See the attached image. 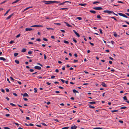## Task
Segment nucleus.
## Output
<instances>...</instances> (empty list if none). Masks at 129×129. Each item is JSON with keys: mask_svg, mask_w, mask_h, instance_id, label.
<instances>
[{"mask_svg": "<svg viewBox=\"0 0 129 129\" xmlns=\"http://www.w3.org/2000/svg\"><path fill=\"white\" fill-rule=\"evenodd\" d=\"M45 4H50L53 3V1H43Z\"/></svg>", "mask_w": 129, "mask_h": 129, "instance_id": "1", "label": "nucleus"}, {"mask_svg": "<svg viewBox=\"0 0 129 129\" xmlns=\"http://www.w3.org/2000/svg\"><path fill=\"white\" fill-rule=\"evenodd\" d=\"M118 14L120 16H123V17H125L126 18H128V17L126 15H125L124 14H123L122 13H118Z\"/></svg>", "mask_w": 129, "mask_h": 129, "instance_id": "2", "label": "nucleus"}, {"mask_svg": "<svg viewBox=\"0 0 129 129\" xmlns=\"http://www.w3.org/2000/svg\"><path fill=\"white\" fill-rule=\"evenodd\" d=\"M93 9L96 10H101L103 9V8L101 7H95L93 8Z\"/></svg>", "mask_w": 129, "mask_h": 129, "instance_id": "3", "label": "nucleus"}, {"mask_svg": "<svg viewBox=\"0 0 129 129\" xmlns=\"http://www.w3.org/2000/svg\"><path fill=\"white\" fill-rule=\"evenodd\" d=\"M103 12L105 13H107L108 14H110L112 13V12H113V11L109 10H105L103 11Z\"/></svg>", "mask_w": 129, "mask_h": 129, "instance_id": "4", "label": "nucleus"}, {"mask_svg": "<svg viewBox=\"0 0 129 129\" xmlns=\"http://www.w3.org/2000/svg\"><path fill=\"white\" fill-rule=\"evenodd\" d=\"M34 68L35 69H36L38 70H40L41 69V68L39 66H36Z\"/></svg>", "mask_w": 129, "mask_h": 129, "instance_id": "5", "label": "nucleus"}, {"mask_svg": "<svg viewBox=\"0 0 129 129\" xmlns=\"http://www.w3.org/2000/svg\"><path fill=\"white\" fill-rule=\"evenodd\" d=\"M73 31L74 32L75 34L78 37H80V35L75 30H73Z\"/></svg>", "mask_w": 129, "mask_h": 129, "instance_id": "6", "label": "nucleus"}, {"mask_svg": "<svg viewBox=\"0 0 129 129\" xmlns=\"http://www.w3.org/2000/svg\"><path fill=\"white\" fill-rule=\"evenodd\" d=\"M22 95H23V97H28L29 96L28 94L26 93H24V94H21Z\"/></svg>", "mask_w": 129, "mask_h": 129, "instance_id": "7", "label": "nucleus"}, {"mask_svg": "<svg viewBox=\"0 0 129 129\" xmlns=\"http://www.w3.org/2000/svg\"><path fill=\"white\" fill-rule=\"evenodd\" d=\"M26 31H30L33 30L34 29L31 28H26L25 29Z\"/></svg>", "mask_w": 129, "mask_h": 129, "instance_id": "8", "label": "nucleus"}, {"mask_svg": "<svg viewBox=\"0 0 129 129\" xmlns=\"http://www.w3.org/2000/svg\"><path fill=\"white\" fill-rule=\"evenodd\" d=\"M13 14H11L10 15H9L8 17L6 18V20H8L10 19L11 17L13 16Z\"/></svg>", "mask_w": 129, "mask_h": 129, "instance_id": "9", "label": "nucleus"}, {"mask_svg": "<svg viewBox=\"0 0 129 129\" xmlns=\"http://www.w3.org/2000/svg\"><path fill=\"white\" fill-rule=\"evenodd\" d=\"M103 86V87H107V85H106V84H105V83L104 82H103L102 83V84H101Z\"/></svg>", "mask_w": 129, "mask_h": 129, "instance_id": "10", "label": "nucleus"}, {"mask_svg": "<svg viewBox=\"0 0 129 129\" xmlns=\"http://www.w3.org/2000/svg\"><path fill=\"white\" fill-rule=\"evenodd\" d=\"M67 2H68V3H71V2H69V1H65L64 2H63V3H60V4H59V5H63L64 4L66 3H67Z\"/></svg>", "mask_w": 129, "mask_h": 129, "instance_id": "11", "label": "nucleus"}, {"mask_svg": "<svg viewBox=\"0 0 129 129\" xmlns=\"http://www.w3.org/2000/svg\"><path fill=\"white\" fill-rule=\"evenodd\" d=\"M77 126L75 125L71 127V128L72 129H76L77 128Z\"/></svg>", "mask_w": 129, "mask_h": 129, "instance_id": "12", "label": "nucleus"}, {"mask_svg": "<svg viewBox=\"0 0 129 129\" xmlns=\"http://www.w3.org/2000/svg\"><path fill=\"white\" fill-rule=\"evenodd\" d=\"M0 60H3L4 61L6 60V59L3 57H0Z\"/></svg>", "mask_w": 129, "mask_h": 129, "instance_id": "13", "label": "nucleus"}, {"mask_svg": "<svg viewBox=\"0 0 129 129\" xmlns=\"http://www.w3.org/2000/svg\"><path fill=\"white\" fill-rule=\"evenodd\" d=\"M26 49L23 48L21 50V52H26Z\"/></svg>", "mask_w": 129, "mask_h": 129, "instance_id": "14", "label": "nucleus"}, {"mask_svg": "<svg viewBox=\"0 0 129 129\" xmlns=\"http://www.w3.org/2000/svg\"><path fill=\"white\" fill-rule=\"evenodd\" d=\"M86 5H87L85 3H84V4H79L78 5H80V6H83Z\"/></svg>", "mask_w": 129, "mask_h": 129, "instance_id": "15", "label": "nucleus"}, {"mask_svg": "<svg viewBox=\"0 0 129 129\" xmlns=\"http://www.w3.org/2000/svg\"><path fill=\"white\" fill-rule=\"evenodd\" d=\"M73 92L75 93H78L79 92H78V91L77 90H76L74 89H73Z\"/></svg>", "mask_w": 129, "mask_h": 129, "instance_id": "16", "label": "nucleus"}, {"mask_svg": "<svg viewBox=\"0 0 129 129\" xmlns=\"http://www.w3.org/2000/svg\"><path fill=\"white\" fill-rule=\"evenodd\" d=\"M90 12L94 14H95L96 13V12L95 11L90 10Z\"/></svg>", "mask_w": 129, "mask_h": 129, "instance_id": "17", "label": "nucleus"}, {"mask_svg": "<svg viewBox=\"0 0 129 129\" xmlns=\"http://www.w3.org/2000/svg\"><path fill=\"white\" fill-rule=\"evenodd\" d=\"M88 105L89 106V107L91 108L94 109L95 107L92 106H91L89 105Z\"/></svg>", "mask_w": 129, "mask_h": 129, "instance_id": "18", "label": "nucleus"}, {"mask_svg": "<svg viewBox=\"0 0 129 129\" xmlns=\"http://www.w3.org/2000/svg\"><path fill=\"white\" fill-rule=\"evenodd\" d=\"M89 103L90 104H95L96 102H89Z\"/></svg>", "mask_w": 129, "mask_h": 129, "instance_id": "19", "label": "nucleus"}, {"mask_svg": "<svg viewBox=\"0 0 129 129\" xmlns=\"http://www.w3.org/2000/svg\"><path fill=\"white\" fill-rule=\"evenodd\" d=\"M20 1V0H16L14 2L12 3V4H14L15 3H17V2H19V1Z\"/></svg>", "mask_w": 129, "mask_h": 129, "instance_id": "20", "label": "nucleus"}, {"mask_svg": "<svg viewBox=\"0 0 129 129\" xmlns=\"http://www.w3.org/2000/svg\"><path fill=\"white\" fill-rule=\"evenodd\" d=\"M10 9L8 10L6 12L5 14H4V16H5L10 11Z\"/></svg>", "mask_w": 129, "mask_h": 129, "instance_id": "21", "label": "nucleus"}, {"mask_svg": "<svg viewBox=\"0 0 129 129\" xmlns=\"http://www.w3.org/2000/svg\"><path fill=\"white\" fill-rule=\"evenodd\" d=\"M31 27H39V25H33L31 26Z\"/></svg>", "mask_w": 129, "mask_h": 129, "instance_id": "22", "label": "nucleus"}, {"mask_svg": "<svg viewBox=\"0 0 129 129\" xmlns=\"http://www.w3.org/2000/svg\"><path fill=\"white\" fill-rule=\"evenodd\" d=\"M15 62L17 64H19V61L17 60H15Z\"/></svg>", "mask_w": 129, "mask_h": 129, "instance_id": "23", "label": "nucleus"}, {"mask_svg": "<svg viewBox=\"0 0 129 129\" xmlns=\"http://www.w3.org/2000/svg\"><path fill=\"white\" fill-rule=\"evenodd\" d=\"M65 23L66 24V25L68 27H71V26L69 24L67 23L66 22H65Z\"/></svg>", "mask_w": 129, "mask_h": 129, "instance_id": "24", "label": "nucleus"}, {"mask_svg": "<svg viewBox=\"0 0 129 129\" xmlns=\"http://www.w3.org/2000/svg\"><path fill=\"white\" fill-rule=\"evenodd\" d=\"M63 42L64 43H65L66 44H68L69 43V42H68L67 41H66V40H64L63 41Z\"/></svg>", "mask_w": 129, "mask_h": 129, "instance_id": "25", "label": "nucleus"}, {"mask_svg": "<svg viewBox=\"0 0 129 129\" xmlns=\"http://www.w3.org/2000/svg\"><path fill=\"white\" fill-rule=\"evenodd\" d=\"M123 99L124 100H125V101L127 100V99L126 98V96H124L123 98Z\"/></svg>", "mask_w": 129, "mask_h": 129, "instance_id": "26", "label": "nucleus"}, {"mask_svg": "<svg viewBox=\"0 0 129 129\" xmlns=\"http://www.w3.org/2000/svg\"><path fill=\"white\" fill-rule=\"evenodd\" d=\"M118 111V110H112L111 111V112L112 113H113L115 112H117Z\"/></svg>", "mask_w": 129, "mask_h": 129, "instance_id": "27", "label": "nucleus"}, {"mask_svg": "<svg viewBox=\"0 0 129 129\" xmlns=\"http://www.w3.org/2000/svg\"><path fill=\"white\" fill-rule=\"evenodd\" d=\"M97 18L100 19L101 18V17L100 15H98L97 16Z\"/></svg>", "mask_w": 129, "mask_h": 129, "instance_id": "28", "label": "nucleus"}, {"mask_svg": "<svg viewBox=\"0 0 129 129\" xmlns=\"http://www.w3.org/2000/svg\"><path fill=\"white\" fill-rule=\"evenodd\" d=\"M33 7H27L24 10V11H25L27 10L28 9L30 8H33Z\"/></svg>", "mask_w": 129, "mask_h": 129, "instance_id": "29", "label": "nucleus"}, {"mask_svg": "<svg viewBox=\"0 0 129 129\" xmlns=\"http://www.w3.org/2000/svg\"><path fill=\"white\" fill-rule=\"evenodd\" d=\"M46 28L48 30L51 29L52 30H54L53 28H51L46 27Z\"/></svg>", "mask_w": 129, "mask_h": 129, "instance_id": "30", "label": "nucleus"}, {"mask_svg": "<svg viewBox=\"0 0 129 129\" xmlns=\"http://www.w3.org/2000/svg\"><path fill=\"white\" fill-rule=\"evenodd\" d=\"M68 8H60V10H66V9H68Z\"/></svg>", "mask_w": 129, "mask_h": 129, "instance_id": "31", "label": "nucleus"}, {"mask_svg": "<svg viewBox=\"0 0 129 129\" xmlns=\"http://www.w3.org/2000/svg\"><path fill=\"white\" fill-rule=\"evenodd\" d=\"M100 2H93L92 3L93 4H96V3H100Z\"/></svg>", "mask_w": 129, "mask_h": 129, "instance_id": "32", "label": "nucleus"}, {"mask_svg": "<svg viewBox=\"0 0 129 129\" xmlns=\"http://www.w3.org/2000/svg\"><path fill=\"white\" fill-rule=\"evenodd\" d=\"M18 53H15L14 54V56L16 57L18 55Z\"/></svg>", "mask_w": 129, "mask_h": 129, "instance_id": "33", "label": "nucleus"}, {"mask_svg": "<svg viewBox=\"0 0 129 129\" xmlns=\"http://www.w3.org/2000/svg\"><path fill=\"white\" fill-rule=\"evenodd\" d=\"M126 108V107L123 106V107H121L120 108L121 109H125Z\"/></svg>", "mask_w": 129, "mask_h": 129, "instance_id": "34", "label": "nucleus"}, {"mask_svg": "<svg viewBox=\"0 0 129 129\" xmlns=\"http://www.w3.org/2000/svg\"><path fill=\"white\" fill-rule=\"evenodd\" d=\"M60 2H58V1H53V3H60Z\"/></svg>", "mask_w": 129, "mask_h": 129, "instance_id": "35", "label": "nucleus"}, {"mask_svg": "<svg viewBox=\"0 0 129 129\" xmlns=\"http://www.w3.org/2000/svg\"><path fill=\"white\" fill-rule=\"evenodd\" d=\"M32 53H33V52L31 51H30L28 52V54H29L30 55V54H31Z\"/></svg>", "mask_w": 129, "mask_h": 129, "instance_id": "36", "label": "nucleus"}, {"mask_svg": "<svg viewBox=\"0 0 129 129\" xmlns=\"http://www.w3.org/2000/svg\"><path fill=\"white\" fill-rule=\"evenodd\" d=\"M69 128V127H66L62 128V129H68Z\"/></svg>", "mask_w": 129, "mask_h": 129, "instance_id": "37", "label": "nucleus"}, {"mask_svg": "<svg viewBox=\"0 0 129 129\" xmlns=\"http://www.w3.org/2000/svg\"><path fill=\"white\" fill-rule=\"evenodd\" d=\"M10 104L11 105H12V106H16V105L14 104H13V103H10Z\"/></svg>", "mask_w": 129, "mask_h": 129, "instance_id": "38", "label": "nucleus"}, {"mask_svg": "<svg viewBox=\"0 0 129 129\" xmlns=\"http://www.w3.org/2000/svg\"><path fill=\"white\" fill-rule=\"evenodd\" d=\"M76 18L80 20H81L82 19V18L81 17H77Z\"/></svg>", "mask_w": 129, "mask_h": 129, "instance_id": "39", "label": "nucleus"}, {"mask_svg": "<svg viewBox=\"0 0 129 129\" xmlns=\"http://www.w3.org/2000/svg\"><path fill=\"white\" fill-rule=\"evenodd\" d=\"M73 40L75 43H76L77 42V41L74 38H73Z\"/></svg>", "mask_w": 129, "mask_h": 129, "instance_id": "40", "label": "nucleus"}, {"mask_svg": "<svg viewBox=\"0 0 129 129\" xmlns=\"http://www.w3.org/2000/svg\"><path fill=\"white\" fill-rule=\"evenodd\" d=\"M5 89L7 92H8L9 91V90L8 88H6Z\"/></svg>", "mask_w": 129, "mask_h": 129, "instance_id": "41", "label": "nucleus"}, {"mask_svg": "<svg viewBox=\"0 0 129 129\" xmlns=\"http://www.w3.org/2000/svg\"><path fill=\"white\" fill-rule=\"evenodd\" d=\"M43 40L45 41H48V40L46 38H44L43 39Z\"/></svg>", "mask_w": 129, "mask_h": 129, "instance_id": "42", "label": "nucleus"}, {"mask_svg": "<svg viewBox=\"0 0 129 129\" xmlns=\"http://www.w3.org/2000/svg\"><path fill=\"white\" fill-rule=\"evenodd\" d=\"M34 90H35L34 92L35 93L37 92V88H34Z\"/></svg>", "mask_w": 129, "mask_h": 129, "instance_id": "43", "label": "nucleus"}, {"mask_svg": "<svg viewBox=\"0 0 129 129\" xmlns=\"http://www.w3.org/2000/svg\"><path fill=\"white\" fill-rule=\"evenodd\" d=\"M99 31H100V33L101 34H103V32L102 30H101V29H99Z\"/></svg>", "mask_w": 129, "mask_h": 129, "instance_id": "44", "label": "nucleus"}, {"mask_svg": "<svg viewBox=\"0 0 129 129\" xmlns=\"http://www.w3.org/2000/svg\"><path fill=\"white\" fill-rule=\"evenodd\" d=\"M4 128L5 129H10V128L8 127H4Z\"/></svg>", "mask_w": 129, "mask_h": 129, "instance_id": "45", "label": "nucleus"}, {"mask_svg": "<svg viewBox=\"0 0 129 129\" xmlns=\"http://www.w3.org/2000/svg\"><path fill=\"white\" fill-rule=\"evenodd\" d=\"M6 1H3V2L1 3V4H0L1 5H2V4H3L4 3H5Z\"/></svg>", "mask_w": 129, "mask_h": 129, "instance_id": "46", "label": "nucleus"}, {"mask_svg": "<svg viewBox=\"0 0 129 129\" xmlns=\"http://www.w3.org/2000/svg\"><path fill=\"white\" fill-rule=\"evenodd\" d=\"M20 34H19L16 36V38H18L20 36Z\"/></svg>", "mask_w": 129, "mask_h": 129, "instance_id": "47", "label": "nucleus"}, {"mask_svg": "<svg viewBox=\"0 0 129 129\" xmlns=\"http://www.w3.org/2000/svg\"><path fill=\"white\" fill-rule=\"evenodd\" d=\"M119 122L120 123H123V121L121 120H119Z\"/></svg>", "mask_w": 129, "mask_h": 129, "instance_id": "48", "label": "nucleus"}, {"mask_svg": "<svg viewBox=\"0 0 129 129\" xmlns=\"http://www.w3.org/2000/svg\"><path fill=\"white\" fill-rule=\"evenodd\" d=\"M44 126H47V125L45 123H41Z\"/></svg>", "mask_w": 129, "mask_h": 129, "instance_id": "49", "label": "nucleus"}, {"mask_svg": "<svg viewBox=\"0 0 129 129\" xmlns=\"http://www.w3.org/2000/svg\"><path fill=\"white\" fill-rule=\"evenodd\" d=\"M111 18L112 19H113L115 20L116 21L117 20L114 17H111Z\"/></svg>", "mask_w": 129, "mask_h": 129, "instance_id": "50", "label": "nucleus"}, {"mask_svg": "<svg viewBox=\"0 0 129 129\" xmlns=\"http://www.w3.org/2000/svg\"><path fill=\"white\" fill-rule=\"evenodd\" d=\"M14 43V41H11L9 43L10 44H12L13 43Z\"/></svg>", "mask_w": 129, "mask_h": 129, "instance_id": "51", "label": "nucleus"}, {"mask_svg": "<svg viewBox=\"0 0 129 129\" xmlns=\"http://www.w3.org/2000/svg\"><path fill=\"white\" fill-rule=\"evenodd\" d=\"M60 80L61 81H62L63 83H64L65 82L62 79H60Z\"/></svg>", "mask_w": 129, "mask_h": 129, "instance_id": "52", "label": "nucleus"}, {"mask_svg": "<svg viewBox=\"0 0 129 129\" xmlns=\"http://www.w3.org/2000/svg\"><path fill=\"white\" fill-rule=\"evenodd\" d=\"M55 24H56L57 25H61V24L59 23H54Z\"/></svg>", "mask_w": 129, "mask_h": 129, "instance_id": "53", "label": "nucleus"}, {"mask_svg": "<svg viewBox=\"0 0 129 129\" xmlns=\"http://www.w3.org/2000/svg\"><path fill=\"white\" fill-rule=\"evenodd\" d=\"M23 99L25 101H27L28 100V99L26 98H23Z\"/></svg>", "mask_w": 129, "mask_h": 129, "instance_id": "54", "label": "nucleus"}, {"mask_svg": "<svg viewBox=\"0 0 129 129\" xmlns=\"http://www.w3.org/2000/svg\"><path fill=\"white\" fill-rule=\"evenodd\" d=\"M55 77V76H52L51 77V78L52 79L54 78Z\"/></svg>", "mask_w": 129, "mask_h": 129, "instance_id": "55", "label": "nucleus"}, {"mask_svg": "<svg viewBox=\"0 0 129 129\" xmlns=\"http://www.w3.org/2000/svg\"><path fill=\"white\" fill-rule=\"evenodd\" d=\"M1 91L3 93H4L5 92V90L3 89H1Z\"/></svg>", "mask_w": 129, "mask_h": 129, "instance_id": "56", "label": "nucleus"}, {"mask_svg": "<svg viewBox=\"0 0 129 129\" xmlns=\"http://www.w3.org/2000/svg\"><path fill=\"white\" fill-rule=\"evenodd\" d=\"M47 58V57L45 54L44 55V59H46Z\"/></svg>", "mask_w": 129, "mask_h": 129, "instance_id": "57", "label": "nucleus"}, {"mask_svg": "<svg viewBox=\"0 0 129 129\" xmlns=\"http://www.w3.org/2000/svg\"><path fill=\"white\" fill-rule=\"evenodd\" d=\"M10 114H6L5 115L7 117H9L10 116Z\"/></svg>", "mask_w": 129, "mask_h": 129, "instance_id": "58", "label": "nucleus"}, {"mask_svg": "<svg viewBox=\"0 0 129 129\" xmlns=\"http://www.w3.org/2000/svg\"><path fill=\"white\" fill-rule=\"evenodd\" d=\"M13 94L15 96H17V95L16 93H13Z\"/></svg>", "mask_w": 129, "mask_h": 129, "instance_id": "59", "label": "nucleus"}, {"mask_svg": "<svg viewBox=\"0 0 129 129\" xmlns=\"http://www.w3.org/2000/svg\"><path fill=\"white\" fill-rule=\"evenodd\" d=\"M114 36L115 37H116L117 36V34L116 33H114Z\"/></svg>", "mask_w": 129, "mask_h": 129, "instance_id": "60", "label": "nucleus"}, {"mask_svg": "<svg viewBox=\"0 0 129 129\" xmlns=\"http://www.w3.org/2000/svg\"><path fill=\"white\" fill-rule=\"evenodd\" d=\"M29 71L30 72H33L34 71V70L32 69H30L29 70Z\"/></svg>", "mask_w": 129, "mask_h": 129, "instance_id": "61", "label": "nucleus"}, {"mask_svg": "<svg viewBox=\"0 0 129 129\" xmlns=\"http://www.w3.org/2000/svg\"><path fill=\"white\" fill-rule=\"evenodd\" d=\"M58 88H59L60 89H63V87L60 86H59V87Z\"/></svg>", "mask_w": 129, "mask_h": 129, "instance_id": "62", "label": "nucleus"}, {"mask_svg": "<svg viewBox=\"0 0 129 129\" xmlns=\"http://www.w3.org/2000/svg\"><path fill=\"white\" fill-rule=\"evenodd\" d=\"M89 43L91 45L93 46L94 45V44L93 43H91L90 42H89Z\"/></svg>", "mask_w": 129, "mask_h": 129, "instance_id": "63", "label": "nucleus"}, {"mask_svg": "<svg viewBox=\"0 0 129 129\" xmlns=\"http://www.w3.org/2000/svg\"><path fill=\"white\" fill-rule=\"evenodd\" d=\"M55 71L56 72H57V73H58V72H59V70H58V69H56L55 70Z\"/></svg>", "mask_w": 129, "mask_h": 129, "instance_id": "64", "label": "nucleus"}]
</instances>
